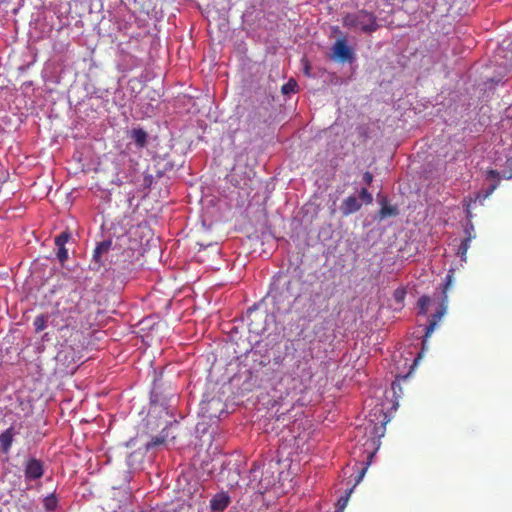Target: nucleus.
Instances as JSON below:
<instances>
[{
  "instance_id": "20",
  "label": "nucleus",
  "mask_w": 512,
  "mask_h": 512,
  "mask_svg": "<svg viewBox=\"0 0 512 512\" xmlns=\"http://www.w3.org/2000/svg\"><path fill=\"white\" fill-rule=\"evenodd\" d=\"M166 441L165 437L164 436H154L152 437V439L146 444V449L147 450H150L154 447H157L159 445H162L164 444Z\"/></svg>"
},
{
  "instance_id": "10",
  "label": "nucleus",
  "mask_w": 512,
  "mask_h": 512,
  "mask_svg": "<svg viewBox=\"0 0 512 512\" xmlns=\"http://www.w3.org/2000/svg\"><path fill=\"white\" fill-rule=\"evenodd\" d=\"M14 434L15 433L12 427L8 428L2 434H0V446L3 452L7 453L11 448Z\"/></svg>"
},
{
  "instance_id": "30",
  "label": "nucleus",
  "mask_w": 512,
  "mask_h": 512,
  "mask_svg": "<svg viewBox=\"0 0 512 512\" xmlns=\"http://www.w3.org/2000/svg\"><path fill=\"white\" fill-rule=\"evenodd\" d=\"M419 357H420V355H419L417 358H415V359H414V364H416V363H417V361H418Z\"/></svg>"
},
{
  "instance_id": "4",
  "label": "nucleus",
  "mask_w": 512,
  "mask_h": 512,
  "mask_svg": "<svg viewBox=\"0 0 512 512\" xmlns=\"http://www.w3.org/2000/svg\"><path fill=\"white\" fill-rule=\"evenodd\" d=\"M334 57L341 62L354 60L353 50L347 45L345 38L338 39L332 47Z\"/></svg>"
},
{
  "instance_id": "29",
  "label": "nucleus",
  "mask_w": 512,
  "mask_h": 512,
  "mask_svg": "<svg viewBox=\"0 0 512 512\" xmlns=\"http://www.w3.org/2000/svg\"><path fill=\"white\" fill-rule=\"evenodd\" d=\"M403 295H404V292H400L399 290H396V291H395V294H394V296H395V298H396V299H400V298H402V297H403Z\"/></svg>"
},
{
  "instance_id": "23",
  "label": "nucleus",
  "mask_w": 512,
  "mask_h": 512,
  "mask_svg": "<svg viewBox=\"0 0 512 512\" xmlns=\"http://www.w3.org/2000/svg\"><path fill=\"white\" fill-rule=\"evenodd\" d=\"M359 197L366 203L370 204L373 200L371 193L367 190V188H362Z\"/></svg>"
},
{
  "instance_id": "6",
  "label": "nucleus",
  "mask_w": 512,
  "mask_h": 512,
  "mask_svg": "<svg viewBox=\"0 0 512 512\" xmlns=\"http://www.w3.org/2000/svg\"><path fill=\"white\" fill-rule=\"evenodd\" d=\"M446 312V306L444 304H441V306L438 308V310L432 315L429 324L425 328V334L423 339V344L426 342V340L432 335L434 332L436 326L438 325L439 321L443 317V315Z\"/></svg>"
},
{
  "instance_id": "24",
  "label": "nucleus",
  "mask_w": 512,
  "mask_h": 512,
  "mask_svg": "<svg viewBox=\"0 0 512 512\" xmlns=\"http://www.w3.org/2000/svg\"><path fill=\"white\" fill-rule=\"evenodd\" d=\"M466 237H470V240L476 237L474 226L471 222H469L464 229Z\"/></svg>"
},
{
  "instance_id": "17",
  "label": "nucleus",
  "mask_w": 512,
  "mask_h": 512,
  "mask_svg": "<svg viewBox=\"0 0 512 512\" xmlns=\"http://www.w3.org/2000/svg\"><path fill=\"white\" fill-rule=\"evenodd\" d=\"M352 491H353V488H350L347 491L345 496H342L338 499L335 512H343L344 511L345 507L347 506L348 499H349V496L352 493Z\"/></svg>"
},
{
  "instance_id": "7",
  "label": "nucleus",
  "mask_w": 512,
  "mask_h": 512,
  "mask_svg": "<svg viewBox=\"0 0 512 512\" xmlns=\"http://www.w3.org/2000/svg\"><path fill=\"white\" fill-rule=\"evenodd\" d=\"M361 208V203L355 196H349L341 203L340 210L344 216L357 212Z\"/></svg>"
},
{
  "instance_id": "15",
  "label": "nucleus",
  "mask_w": 512,
  "mask_h": 512,
  "mask_svg": "<svg viewBox=\"0 0 512 512\" xmlns=\"http://www.w3.org/2000/svg\"><path fill=\"white\" fill-rule=\"evenodd\" d=\"M33 325L37 333L43 331L47 326V316L44 314L36 316Z\"/></svg>"
},
{
  "instance_id": "3",
  "label": "nucleus",
  "mask_w": 512,
  "mask_h": 512,
  "mask_svg": "<svg viewBox=\"0 0 512 512\" xmlns=\"http://www.w3.org/2000/svg\"><path fill=\"white\" fill-rule=\"evenodd\" d=\"M248 329L250 332L260 335L265 331V319L264 313L257 311L256 309H249L247 311Z\"/></svg>"
},
{
  "instance_id": "21",
  "label": "nucleus",
  "mask_w": 512,
  "mask_h": 512,
  "mask_svg": "<svg viewBox=\"0 0 512 512\" xmlns=\"http://www.w3.org/2000/svg\"><path fill=\"white\" fill-rule=\"evenodd\" d=\"M297 83L294 79H290L286 84H284L281 88L283 94L287 95L290 93H294L296 91Z\"/></svg>"
},
{
  "instance_id": "26",
  "label": "nucleus",
  "mask_w": 512,
  "mask_h": 512,
  "mask_svg": "<svg viewBox=\"0 0 512 512\" xmlns=\"http://www.w3.org/2000/svg\"><path fill=\"white\" fill-rule=\"evenodd\" d=\"M366 470H367V466L363 467L359 470L358 475L355 478V485L358 484L362 480V478L364 477V475L366 473Z\"/></svg>"
},
{
  "instance_id": "22",
  "label": "nucleus",
  "mask_w": 512,
  "mask_h": 512,
  "mask_svg": "<svg viewBox=\"0 0 512 512\" xmlns=\"http://www.w3.org/2000/svg\"><path fill=\"white\" fill-rule=\"evenodd\" d=\"M57 247V258L63 264L68 259V250L65 246H56Z\"/></svg>"
},
{
  "instance_id": "19",
  "label": "nucleus",
  "mask_w": 512,
  "mask_h": 512,
  "mask_svg": "<svg viewBox=\"0 0 512 512\" xmlns=\"http://www.w3.org/2000/svg\"><path fill=\"white\" fill-rule=\"evenodd\" d=\"M502 177L504 179H512V158H507L502 171Z\"/></svg>"
},
{
  "instance_id": "18",
  "label": "nucleus",
  "mask_w": 512,
  "mask_h": 512,
  "mask_svg": "<svg viewBox=\"0 0 512 512\" xmlns=\"http://www.w3.org/2000/svg\"><path fill=\"white\" fill-rule=\"evenodd\" d=\"M71 238V233L69 231H63L58 236L55 237V245L56 246H65V244Z\"/></svg>"
},
{
  "instance_id": "12",
  "label": "nucleus",
  "mask_w": 512,
  "mask_h": 512,
  "mask_svg": "<svg viewBox=\"0 0 512 512\" xmlns=\"http://www.w3.org/2000/svg\"><path fill=\"white\" fill-rule=\"evenodd\" d=\"M500 177H502V172L500 173L497 170L492 169L487 171V178L495 179L496 182L490 186L489 190L486 193V196H489L497 189Z\"/></svg>"
},
{
  "instance_id": "9",
  "label": "nucleus",
  "mask_w": 512,
  "mask_h": 512,
  "mask_svg": "<svg viewBox=\"0 0 512 512\" xmlns=\"http://www.w3.org/2000/svg\"><path fill=\"white\" fill-rule=\"evenodd\" d=\"M229 504V497L225 494H217L210 501V507L213 511H223Z\"/></svg>"
},
{
  "instance_id": "13",
  "label": "nucleus",
  "mask_w": 512,
  "mask_h": 512,
  "mask_svg": "<svg viewBox=\"0 0 512 512\" xmlns=\"http://www.w3.org/2000/svg\"><path fill=\"white\" fill-rule=\"evenodd\" d=\"M380 218L396 216L398 214L397 208L388 204H383L379 211Z\"/></svg>"
},
{
  "instance_id": "28",
  "label": "nucleus",
  "mask_w": 512,
  "mask_h": 512,
  "mask_svg": "<svg viewBox=\"0 0 512 512\" xmlns=\"http://www.w3.org/2000/svg\"><path fill=\"white\" fill-rule=\"evenodd\" d=\"M452 277H453V275H452V274H448V275L446 276L445 289H447V288L449 287V285L451 284V282H452ZM445 291H446V290H444V292H445Z\"/></svg>"
},
{
  "instance_id": "16",
  "label": "nucleus",
  "mask_w": 512,
  "mask_h": 512,
  "mask_svg": "<svg viewBox=\"0 0 512 512\" xmlns=\"http://www.w3.org/2000/svg\"><path fill=\"white\" fill-rule=\"evenodd\" d=\"M430 297L427 295H423L418 299L417 305L419 308V313L426 314L428 311V307L430 305Z\"/></svg>"
},
{
  "instance_id": "2",
  "label": "nucleus",
  "mask_w": 512,
  "mask_h": 512,
  "mask_svg": "<svg viewBox=\"0 0 512 512\" xmlns=\"http://www.w3.org/2000/svg\"><path fill=\"white\" fill-rule=\"evenodd\" d=\"M111 248V239L103 240L96 245L93 251L92 260L90 264L92 270H99L101 267L105 265L106 256L108 252L111 250Z\"/></svg>"
},
{
  "instance_id": "14",
  "label": "nucleus",
  "mask_w": 512,
  "mask_h": 512,
  "mask_svg": "<svg viewBox=\"0 0 512 512\" xmlns=\"http://www.w3.org/2000/svg\"><path fill=\"white\" fill-rule=\"evenodd\" d=\"M470 242V237H465L458 247L457 255L460 256L462 260H466V254L470 247Z\"/></svg>"
},
{
  "instance_id": "27",
  "label": "nucleus",
  "mask_w": 512,
  "mask_h": 512,
  "mask_svg": "<svg viewBox=\"0 0 512 512\" xmlns=\"http://www.w3.org/2000/svg\"><path fill=\"white\" fill-rule=\"evenodd\" d=\"M363 181L367 184V185H370L373 181V175L369 172V171H366L364 174H363Z\"/></svg>"
},
{
  "instance_id": "11",
  "label": "nucleus",
  "mask_w": 512,
  "mask_h": 512,
  "mask_svg": "<svg viewBox=\"0 0 512 512\" xmlns=\"http://www.w3.org/2000/svg\"><path fill=\"white\" fill-rule=\"evenodd\" d=\"M43 506H44V509L46 510V512L56 511L57 506H58V499H57L55 493H52L43 499Z\"/></svg>"
},
{
  "instance_id": "1",
  "label": "nucleus",
  "mask_w": 512,
  "mask_h": 512,
  "mask_svg": "<svg viewBox=\"0 0 512 512\" xmlns=\"http://www.w3.org/2000/svg\"><path fill=\"white\" fill-rule=\"evenodd\" d=\"M343 26L349 29H358L363 33L371 34L380 26L373 12L361 9L347 13L342 19Z\"/></svg>"
},
{
  "instance_id": "8",
  "label": "nucleus",
  "mask_w": 512,
  "mask_h": 512,
  "mask_svg": "<svg viewBox=\"0 0 512 512\" xmlns=\"http://www.w3.org/2000/svg\"><path fill=\"white\" fill-rule=\"evenodd\" d=\"M130 137L135 142L137 148L142 149L147 145L148 134L142 128H134L130 132Z\"/></svg>"
},
{
  "instance_id": "5",
  "label": "nucleus",
  "mask_w": 512,
  "mask_h": 512,
  "mask_svg": "<svg viewBox=\"0 0 512 512\" xmlns=\"http://www.w3.org/2000/svg\"><path fill=\"white\" fill-rule=\"evenodd\" d=\"M25 477L28 480H37L43 476V463L35 458H30L25 465Z\"/></svg>"
},
{
  "instance_id": "25",
  "label": "nucleus",
  "mask_w": 512,
  "mask_h": 512,
  "mask_svg": "<svg viewBox=\"0 0 512 512\" xmlns=\"http://www.w3.org/2000/svg\"><path fill=\"white\" fill-rule=\"evenodd\" d=\"M384 431H385V422L382 421L380 426H377V425L373 426V432L372 433L374 435H377V436L380 437V436H383Z\"/></svg>"
},
{
  "instance_id": "31",
  "label": "nucleus",
  "mask_w": 512,
  "mask_h": 512,
  "mask_svg": "<svg viewBox=\"0 0 512 512\" xmlns=\"http://www.w3.org/2000/svg\"><path fill=\"white\" fill-rule=\"evenodd\" d=\"M372 457H373V453H370L367 458L371 459Z\"/></svg>"
}]
</instances>
